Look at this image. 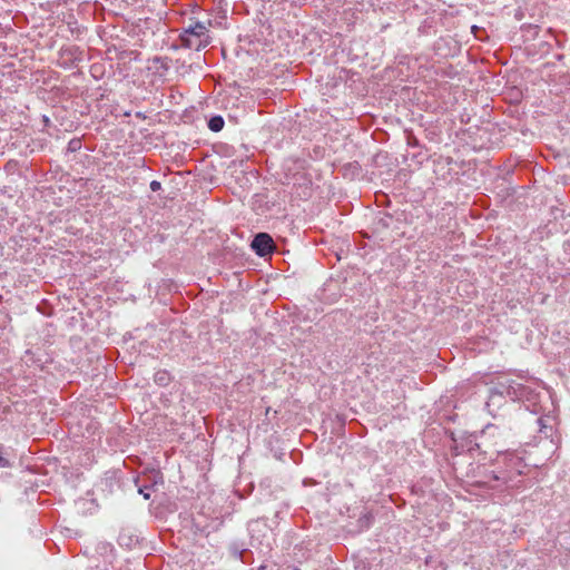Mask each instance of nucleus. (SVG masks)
<instances>
[{"label": "nucleus", "instance_id": "obj_3", "mask_svg": "<svg viewBox=\"0 0 570 570\" xmlns=\"http://www.w3.org/2000/svg\"><path fill=\"white\" fill-rule=\"evenodd\" d=\"M224 126V120L222 117L219 116H216V117H213L209 122H208V127L213 130V131H219L222 130Z\"/></svg>", "mask_w": 570, "mask_h": 570}, {"label": "nucleus", "instance_id": "obj_7", "mask_svg": "<svg viewBox=\"0 0 570 570\" xmlns=\"http://www.w3.org/2000/svg\"><path fill=\"white\" fill-rule=\"evenodd\" d=\"M139 493L142 494L145 499H149L150 498V494L147 491V488H140L139 489Z\"/></svg>", "mask_w": 570, "mask_h": 570}, {"label": "nucleus", "instance_id": "obj_2", "mask_svg": "<svg viewBox=\"0 0 570 570\" xmlns=\"http://www.w3.org/2000/svg\"><path fill=\"white\" fill-rule=\"evenodd\" d=\"M252 247L259 256H265L273 252L274 242L268 234L259 233L253 239Z\"/></svg>", "mask_w": 570, "mask_h": 570}, {"label": "nucleus", "instance_id": "obj_5", "mask_svg": "<svg viewBox=\"0 0 570 570\" xmlns=\"http://www.w3.org/2000/svg\"><path fill=\"white\" fill-rule=\"evenodd\" d=\"M160 186H161V185H160V183H159V181H157V180H153V181L150 183V189H151L153 191H157V190H159V189H160Z\"/></svg>", "mask_w": 570, "mask_h": 570}, {"label": "nucleus", "instance_id": "obj_1", "mask_svg": "<svg viewBox=\"0 0 570 570\" xmlns=\"http://www.w3.org/2000/svg\"><path fill=\"white\" fill-rule=\"evenodd\" d=\"M208 27L204 22H194L185 29L180 36L181 43L184 47L195 50L204 49L209 43V37L207 35Z\"/></svg>", "mask_w": 570, "mask_h": 570}, {"label": "nucleus", "instance_id": "obj_6", "mask_svg": "<svg viewBox=\"0 0 570 570\" xmlns=\"http://www.w3.org/2000/svg\"><path fill=\"white\" fill-rule=\"evenodd\" d=\"M8 466H10L9 461L0 454V468H8Z\"/></svg>", "mask_w": 570, "mask_h": 570}, {"label": "nucleus", "instance_id": "obj_4", "mask_svg": "<svg viewBox=\"0 0 570 570\" xmlns=\"http://www.w3.org/2000/svg\"><path fill=\"white\" fill-rule=\"evenodd\" d=\"M166 381H167L166 372H159L156 374V382H158L159 384H165Z\"/></svg>", "mask_w": 570, "mask_h": 570}]
</instances>
